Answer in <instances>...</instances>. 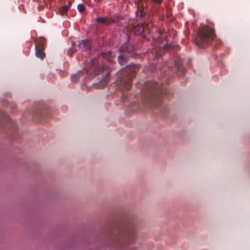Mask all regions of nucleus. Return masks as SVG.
<instances>
[{
  "label": "nucleus",
  "mask_w": 250,
  "mask_h": 250,
  "mask_svg": "<svg viewBox=\"0 0 250 250\" xmlns=\"http://www.w3.org/2000/svg\"><path fill=\"white\" fill-rule=\"evenodd\" d=\"M215 37L214 29L207 25H204L199 29L195 37L194 43L198 47L204 48Z\"/></svg>",
  "instance_id": "nucleus-1"
},
{
  "label": "nucleus",
  "mask_w": 250,
  "mask_h": 250,
  "mask_svg": "<svg viewBox=\"0 0 250 250\" xmlns=\"http://www.w3.org/2000/svg\"><path fill=\"white\" fill-rule=\"evenodd\" d=\"M134 67H127L123 70L122 73L124 75H126V79H124L123 84L124 89L125 90H129L131 86V79L134 76L133 72L134 71Z\"/></svg>",
  "instance_id": "nucleus-2"
},
{
  "label": "nucleus",
  "mask_w": 250,
  "mask_h": 250,
  "mask_svg": "<svg viewBox=\"0 0 250 250\" xmlns=\"http://www.w3.org/2000/svg\"><path fill=\"white\" fill-rule=\"evenodd\" d=\"M45 46V42L43 39H41L37 43L35 46L36 56L41 60H43L45 57L44 48Z\"/></svg>",
  "instance_id": "nucleus-3"
},
{
  "label": "nucleus",
  "mask_w": 250,
  "mask_h": 250,
  "mask_svg": "<svg viewBox=\"0 0 250 250\" xmlns=\"http://www.w3.org/2000/svg\"><path fill=\"white\" fill-rule=\"evenodd\" d=\"M101 69L103 73H104V72H105L104 76V77L102 78L99 84V86L100 88H103L104 87H105L107 84L110 70L108 67L104 66H103L101 68Z\"/></svg>",
  "instance_id": "nucleus-4"
},
{
  "label": "nucleus",
  "mask_w": 250,
  "mask_h": 250,
  "mask_svg": "<svg viewBox=\"0 0 250 250\" xmlns=\"http://www.w3.org/2000/svg\"><path fill=\"white\" fill-rule=\"evenodd\" d=\"M101 55L103 58L105 59L109 62H112L114 57H115V55H113L111 52H105L102 53Z\"/></svg>",
  "instance_id": "nucleus-5"
},
{
  "label": "nucleus",
  "mask_w": 250,
  "mask_h": 250,
  "mask_svg": "<svg viewBox=\"0 0 250 250\" xmlns=\"http://www.w3.org/2000/svg\"><path fill=\"white\" fill-rule=\"evenodd\" d=\"M145 30V26L143 24H138L134 28V32L136 34H141Z\"/></svg>",
  "instance_id": "nucleus-6"
},
{
  "label": "nucleus",
  "mask_w": 250,
  "mask_h": 250,
  "mask_svg": "<svg viewBox=\"0 0 250 250\" xmlns=\"http://www.w3.org/2000/svg\"><path fill=\"white\" fill-rule=\"evenodd\" d=\"M90 45L89 41L88 40H82L79 43V48L85 49L89 47Z\"/></svg>",
  "instance_id": "nucleus-7"
},
{
  "label": "nucleus",
  "mask_w": 250,
  "mask_h": 250,
  "mask_svg": "<svg viewBox=\"0 0 250 250\" xmlns=\"http://www.w3.org/2000/svg\"><path fill=\"white\" fill-rule=\"evenodd\" d=\"M96 21L104 25H108L110 23V21L106 17H99L96 19Z\"/></svg>",
  "instance_id": "nucleus-8"
},
{
  "label": "nucleus",
  "mask_w": 250,
  "mask_h": 250,
  "mask_svg": "<svg viewBox=\"0 0 250 250\" xmlns=\"http://www.w3.org/2000/svg\"><path fill=\"white\" fill-rule=\"evenodd\" d=\"M68 9H69V7H68V6L65 5V6L60 8L59 11L60 15L63 16V15H65L67 13Z\"/></svg>",
  "instance_id": "nucleus-9"
},
{
  "label": "nucleus",
  "mask_w": 250,
  "mask_h": 250,
  "mask_svg": "<svg viewBox=\"0 0 250 250\" xmlns=\"http://www.w3.org/2000/svg\"><path fill=\"white\" fill-rule=\"evenodd\" d=\"M118 62L121 64H125L126 62V57L124 55H120L118 57Z\"/></svg>",
  "instance_id": "nucleus-10"
},
{
  "label": "nucleus",
  "mask_w": 250,
  "mask_h": 250,
  "mask_svg": "<svg viewBox=\"0 0 250 250\" xmlns=\"http://www.w3.org/2000/svg\"><path fill=\"white\" fill-rule=\"evenodd\" d=\"M78 9L79 12H83L85 10V6L83 4H80L78 5Z\"/></svg>",
  "instance_id": "nucleus-11"
},
{
  "label": "nucleus",
  "mask_w": 250,
  "mask_h": 250,
  "mask_svg": "<svg viewBox=\"0 0 250 250\" xmlns=\"http://www.w3.org/2000/svg\"><path fill=\"white\" fill-rule=\"evenodd\" d=\"M78 79V78H77V76H76H76H73L72 77V81H73V82H76L77 81Z\"/></svg>",
  "instance_id": "nucleus-12"
},
{
  "label": "nucleus",
  "mask_w": 250,
  "mask_h": 250,
  "mask_svg": "<svg viewBox=\"0 0 250 250\" xmlns=\"http://www.w3.org/2000/svg\"><path fill=\"white\" fill-rule=\"evenodd\" d=\"M153 1L156 3H158V4H160L162 3V0H153Z\"/></svg>",
  "instance_id": "nucleus-13"
},
{
  "label": "nucleus",
  "mask_w": 250,
  "mask_h": 250,
  "mask_svg": "<svg viewBox=\"0 0 250 250\" xmlns=\"http://www.w3.org/2000/svg\"><path fill=\"white\" fill-rule=\"evenodd\" d=\"M68 6V7H69V8H70V6L71 5V3L70 2H68V3L66 5Z\"/></svg>",
  "instance_id": "nucleus-14"
},
{
  "label": "nucleus",
  "mask_w": 250,
  "mask_h": 250,
  "mask_svg": "<svg viewBox=\"0 0 250 250\" xmlns=\"http://www.w3.org/2000/svg\"><path fill=\"white\" fill-rule=\"evenodd\" d=\"M141 6H142V5H141V4L140 3H138V8H140Z\"/></svg>",
  "instance_id": "nucleus-15"
},
{
  "label": "nucleus",
  "mask_w": 250,
  "mask_h": 250,
  "mask_svg": "<svg viewBox=\"0 0 250 250\" xmlns=\"http://www.w3.org/2000/svg\"><path fill=\"white\" fill-rule=\"evenodd\" d=\"M141 0H139V1H141Z\"/></svg>",
  "instance_id": "nucleus-16"
}]
</instances>
